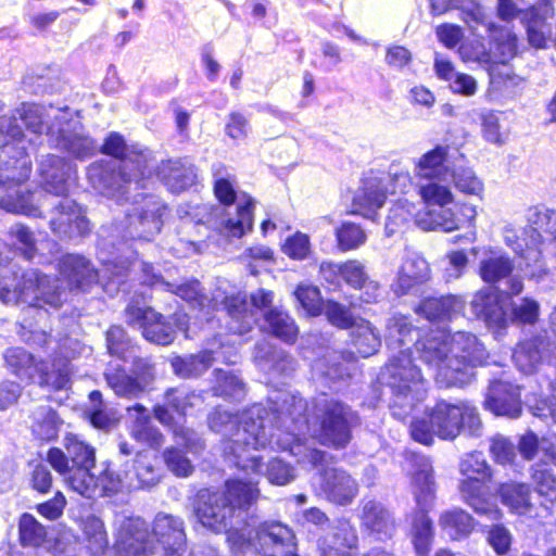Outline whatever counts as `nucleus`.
I'll list each match as a JSON object with an SVG mask.
<instances>
[{
    "label": "nucleus",
    "instance_id": "f257e3e1",
    "mask_svg": "<svg viewBox=\"0 0 556 556\" xmlns=\"http://www.w3.org/2000/svg\"><path fill=\"white\" fill-rule=\"evenodd\" d=\"M110 268L101 274L94 271L88 262L77 255H67L60 266V279H51L37 269H28L21 275H4L0 279V299L8 304L25 303L29 306L59 307L64 301L65 287L70 290L85 289L99 277L104 278Z\"/></svg>",
    "mask_w": 556,
    "mask_h": 556
},
{
    "label": "nucleus",
    "instance_id": "f03ea898",
    "mask_svg": "<svg viewBox=\"0 0 556 556\" xmlns=\"http://www.w3.org/2000/svg\"><path fill=\"white\" fill-rule=\"evenodd\" d=\"M260 407H253L240 421L227 412L215 410L208 417L210 428L228 440L224 451L235 466L248 475H262V463L256 452L265 447L271 434L267 433Z\"/></svg>",
    "mask_w": 556,
    "mask_h": 556
},
{
    "label": "nucleus",
    "instance_id": "7ed1b4c3",
    "mask_svg": "<svg viewBox=\"0 0 556 556\" xmlns=\"http://www.w3.org/2000/svg\"><path fill=\"white\" fill-rule=\"evenodd\" d=\"M422 361L435 370L437 382L451 387L466 381V368L481 361L483 349L477 338L457 332L451 338L434 336L417 342Z\"/></svg>",
    "mask_w": 556,
    "mask_h": 556
},
{
    "label": "nucleus",
    "instance_id": "20e7f679",
    "mask_svg": "<svg viewBox=\"0 0 556 556\" xmlns=\"http://www.w3.org/2000/svg\"><path fill=\"white\" fill-rule=\"evenodd\" d=\"M464 426L471 432L479 429L480 419L476 409L463 402L451 404L441 401L412 422L410 435L415 441L430 445L434 435L444 440L455 439Z\"/></svg>",
    "mask_w": 556,
    "mask_h": 556
},
{
    "label": "nucleus",
    "instance_id": "39448f33",
    "mask_svg": "<svg viewBox=\"0 0 556 556\" xmlns=\"http://www.w3.org/2000/svg\"><path fill=\"white\" fill-rule=\"evenodd\" d=\"M20 143L8 142L0 148V206L8 212L37 216L38 207L29 192L24 194L20 189L30 173V160Z\"/></svg>",
    "mask_w": 556,
    "mask_h": 556
},
{
    "label": "nucleus",
    "instance_id": "423d86ee",
    "mask_svg": "<svg viewBox=\"0 0 556 556\" xmlns=\"http://www.w3.org/2000/svg\"><path fill=\"white\" fill-rule=\"evenodd\" d=\"M231 530L228 541L237 551H253L264 556H295L294 534L287 526L279 522L263 523L251 539V531Z\"/></svg>",
    "mask_w": 556,
    "mask_h": 556
},
{
    "label": "nucleus",
    "instance_id": "0eeeda50",
    "mask_svg": "<svg viewBox=\"0 0 556 556\" xmlns=\"http://www.w3.org/2000/svg\"><path fill=\"white\" fill-rule=\"evenodd\" d=\"M460 471L466 477L460 485V491L467 503L480 514L498 519V508L484 500L488 494L485 486L490 478L489 466L481 453H471L464 457L460 463Z\"/></svg>",
    "mask_w": 556,
    "mask_h": 556
},
{
    "label": "nucleus",
    "instance_id": "6e6552de",
    "mask_svg": "<svg viewBox=\"0 0 556 556\" xmlns=\"http://www.w3.org/2000/svg\"><path fill=\"white\" fill-rule=\"evenodd\" d=\"M8 364L16 375L33 379L35 374L39 375L40 383L54 389H63L70 381V369L66 362L53 364V370L47 371L43 363L35 362L33 355L22 349L9 350L5 354Z\"/></svg>",
    "mask_w": 556,
    "mask_h": 556
},
{
    "label": "nucleus",
    "instance_id": "1a4fd4ad",
    "mask_svg": "<svg viewBox=\"0 0 556 556\" xmlns=\"http://www.w3.org/2000/svg\"><path fill=\"white\" fill-rule=\"evenodd\" d=\"M118 556H148L155 545L140 518H124L118 523L113 545Z\"/></svg>",
    "mask_w": 556,
    "mask_h": 556
},
{
    "label": "nucleus",
    "instance_id": "9d476101",
    "mask_svg": "<svg viewBox=\"0 0 556 556\" xmlns=\"http://www.w3.org/2000/svg\"><path fill=\"white\" fill-rule=\"evenodd\" d=\"M352 412L339 402L328 403L320 415L319 440L334 447L345 446L351 439Z\"/></svg>",
    "mask_w": 556,
    "mask_h": 556
},
{
    "label": "nucleus",
    "instance_id": "9b49d317",
    "mask_svg": "<svg viewBox=\"0 0 556 556\" xmlns=\"http://www.w3.org/2000/svg\"><path fill=\"white\" fill-rule=\"evenodd\" d=\"M102 152L115 157L122 159L118 167V173L114 177L117 180L118 188L122 184H139L140 179L144 177L148 157L144 153L134 152L126 148L124 139L112 134L105 140Z\"/></svg>",
    "mask_w": 556,
    "mask_h": 556
},
{
    "label": "nucleus",
    "instance_id": "f8f14e48",
    "mask_svg": "<svg viewBox=\"0 0 556 556\" xmlns=\"http://www.w3.org/2000/svg\"><path fill=\"white\" fill-rule=\"evenodd\" d=\"M153 369L146 362H138L135 377H130L119 368L118 365H111L105 372L108 384L119 396L136 397L146 390L153 380Z\"/></svg>",
    "mask_w": 556,
    "mask_h": 556
},
{
    "label": "nucleus",
    "instance_id": "ddd939ff",
    "mask_svg": "<svg viewBox=\"0 0 556 556\" xmlns=\"http://www.w3.org/2000/svg\"><path fill=\"white\" fill-rule=\"evenodd\" d=\"M252 200L243 197L237 206L235 217L224 207H216L208 223L226 238H241L252 229Z\"/></svg>",
    "mask_w": 556,
    "mask_h": 556
},
{
    "label": "nucleus",
    "instance_id": "4468645a",
    "mask_svg": "<svg viewBox=\"0 0 556 556\" xmlns=\"http://www.w3.org/2000/svg\"><path fill=\"white\" fill-rule=\"evenodd\" d=\"M231 514V507L226 503L224 494L208 491L199 493L195 515L204 527L219 531L226 526Z\"/></svg>",
    "mask_w": 556,
    "mask_h": 556
},
{
    "label": "nucleus",
    "instance_id": "2eb2a0df",
    "mask_svg": "<svg viewBox=\"0 0 556 556\" xmlns=\"http://www.w3.org/2000/svg\"><path fill=\"white\" fill-rule=\"evenodd\" d=\"M321 489L331 502L346 505L356 496L358 485L345 470L328 468L323 475Z\"/></svg>",
    "mask_w": 556,
    "mask_h": 556
},
{
    "label": "nucleus",
    "instance_id": "dca6fc26",
    "mask_svg": "<svg viewBox=\"0 0 556 556\" xmlns=\"http://www.w3.org/2000/svg\"><path fill=\"white\" fill-rule=\"evenodd\" d=\"M387 199L384 179L368 177L353 198V212L371 218L376 210L381 207Z\"/></svg>",
    "mask_w": 556,
    "mask_h": 556
},
{
    "label": "nucleus",
    "instance_id": "f3484780",
    "mask_svg": "<svg viewBox=\"0 0 556 556\" xmlns=\"http://www.w3.org/2000/svg\"><path fill=\"white\" fill-rule=\"evenodd\" d=\"M68 169L63 159L52 154L42 156L38 167L41 187L54 195L65 194Z\"/></svg>",
    "mask_w": 556,
    "mask_h": 556
},
{
    "label": "nucleus",
    "instance_id": "a211bd4d",
    "mask_svg": "<svg viewBox=\"0 0 556 556\" xmlns=\"http://www.w3.org/2000/svg\"><path fill=\"white\" fill-rule=\"evenodd\" d=\"M485 405L495 415L510 418L518 417L521 412L517 389L503 381L491 384Z\"/></svg>",
    "mask_w": 556,
    "mask_h": 556
},
{
    "label": "nucleus",
    "instance_id": "6ab92c4d",
    "mask_svg": "<svg viewBox=\"0 0 556 556\" xmlns=\"http://www.w3.org/2000/svg\"><path fill=\"white\" fill-rule=\"evenodd\" d=\"M321 271L326 269L339 271L346 283L355 289H365V301L371 302L377 298L378 283L370 280L365 273L364 265L358 261H349L344 264L323 263Z\"/></svg>",
    "mask_w": 556,
    "mask_h": 556
},
{
    "label": "nucleus",
    "instance_id": "aec40b11",
    "mask_svg": "<svg viewBox=\"0 0 556 556\" xmlns=\"http://www.w3.org/2000/svg\"><path fill=\"white\" fill-rule=\"evenodd\" d=\"M357 538L348 521H339L319 543L321 556H351Z\"/></svg>",
    "mask_w": 556,
    "mask_h": 556
},
{
    "label": "nucleus",
    "instance_id": "412c9836",
    "mask_svg": "<svg viewBox=\"0 0 556 556\" xmlns=\"http://www.w3.org/2000/svg\"><path fill=\"white\" fill-rule=\"evenodd\" d=\"M556 353V346L544 339H531L521 342L514 353V359L523 372H532L544 358L549 359Z\"/></svg>",
    "mask_w": 556,
    "mask_h": 556
},
{
    "label": "nucleus",
    "instance_id": "4be33fe9",
    "mask_svg": "<svg viewBox=\"0 0 556 556\" xmlns=\"http://www.w3.org/2000/svg\"><path fill=\"white\" fill-rule=\"evenodd\" d=\"M58 217L51 219L54 231L60 233L85 235L89 231V223L81 214L80 208L70 199H64L56 207Z\"/></svg>",
    "mask_w": 556,
    "mask_h": 556
},
{
    "label": "nucleus",
    "instance_id": "5701e85b",
    "mask_svg": "<svg viewBox=\"0 0 556 556\" xmlns=\"http://www.w3.org/2000/svg\"><path fill=\"white\" fill-rule=\"evenodd\" d=\"M127 314L142 319V334L147 340L167 345L173 342L175 338V330L170 325L161 321V316L152 309L141 311L140 308H128Z\"/></svg>",
    "mask_w": 556,
    "mask_h": 556
},
{
    "label": "nucleus",
    "instance_id": "b1692460",
    "mask_svg": "<svg viewBox=\"0 0 556 556\" xmlns=\"http://www.w3.org/2000/svg\"><path fill=\"white\" fill-rule=\"evenodd\" d=\"M20 115L25 126L33 132L38 134L48 129L51 125H59L64 122L68 112L53 108L46 110V108L38 104H24ZM47 131L51 134L49 130Z\"/></svg>",
    "mask_w": 556,
    "mask_h": 556
},
{
    "label": "nucleus",
    "instance_id": "393cba45",
    "mask_svg": "<svg viewBox=\"0 0 556 556\" xmlns=\"http://www.w3.org/2000/svg\"><path fill=\"white\" fill-rule=\"evenodd\" d=\"M471 305L475 314L486 323L500 326L504 321L502 295L495 288L486 287L477 292Z\"/></svg>",
    "mask_w": 556,
    "mask_h": 556
},
{
    "label": "nucleus",
    "instance_id": "a878e982",
    "mask_svg": "<svg viewBox=\"0 0 556 556\" xmlns=\"http://www.w3.org/2000/svg\"><path fill=\"white\" fill-rule=\"evenodd\" d=\"M389 371L393 381L392 388L399 393L407 396L410 392L418 393L422 383V376L420 370L412 364L408 357L399 359V363H392L389 366Z\"/></svg>",
    "mask_w": 556,
    "mask_h": 556
},
{
    "label": "nucleus",
    "instance_id": "bb28decb",
    "mask_svg": "<svg viewBox=\"0 0 556 556\" xmlns=\"http://www.w3.org/2000/svg\"><path fill=\"white\" fill-rule=\"evenodd\" d=\"M500 496L502 503L507 506L511 513L521 516H530L534 510L531 489L527 483L514 481L504 483L500 488Z\"/></svg>",
    "mask_w": 556,
    "mask_h": 556
},
{
    "label": "nucleus",
    "instance_id": "cd10ccee",
    "mask_svg": "<svg viewBox=\"0 0 556 556\" xmlns=\"http://www.w3.org/2000/svg\"><path fill=\"white\" fill-rule=\"evenodd\" d=\"M150 538L155 545V551L157 549L156 543L166 549L176 552L185 542L181 523L172 516H157Z\"/></svg>",
    "mask_w": 556,
    "mask_h": 556
},
{
    "label": "nucleus",
    "instance_id": "c85d7f7f",
    "mask_svg": "<svg viewBox=\"0 0 556 556\" xmlns=\"http://www.w3.org/2000/svg\"><path fill=\"white\" fill-rule=\"evenodd\" d=\"M448 147L437 146L415 161L414 174L419 179H437L448 173Z\"/></svg>",
    "mask_w": 556,
    "mask_h": 556
},
{
    "label": "nucleus",
    "instance_id": "c756f323",
    "mask_svg": "<svg viewBox=\"0 0 556 556\" xmlns=\"http://www.w3.org/2000/svg\"><path fill=\"white\" fill-rule=\"evenodd\" d=\"M415 223L424 230H442L452 232L460 229V217L452 208H429L415 214Z\"/></svg>",
    "mask_w": 556,
    "mask_h": 556
},
{
    "label": "nucleus",
    "instance_id": "7c9ffc66",
    "mask_svg": "<svg viewBox=\"0 0 556 556\" xmlns=\"http://www.w3.org/2000/svg\"><path fill=\"white\" fill-rule=\"evenodd\" d=\"M430 268L428 262L417 253H407L397 274L399 288L405 292L417 283L428 280Z\"/></svg>",
    "mask_w": 556,
    "mask_h": 556
},
{
    "label": "nucleus",
    "instance_id": "2f4dec72",
    "mask_svg": "<svg viewBox=\"0 0 556 556\" xmlns=\"http://www.w3.org/2000/svg\"><path fill=\"white\" fill-rule=\"evenodd\" d=\"M130 418L134 419L131 435L150 447H159L163 443L162 434L150 426L147 409L141 405L128 408Z\"/></svg>",
    "mask_w": 556,
    "mask_h": 556
},
{
    "label": "nucleus",
    "instance_id": "473e14b6",
    "mask_svg": "<svg viewBox=\"0 0 556 556\" xmlns=\"http://www.w3.org/2000/svg\"><path fill=\"white\" fill-rule=\"evenodd\" d=\"M505 242L511 247L526 261V266L530 269V275L541 277L546 274V269L542 263V251L536 247H527L522 249L517 241L516 229L511 225H507L503 229Z\"/></svg>",
    "mask_w": 556,
    "mask_h": 556
},
{
    "label": "nucleus",
    "instance_id": "72a5a7b5",
    "mask_svg": "<svg viewBox=\"0 0 556 556\" xmlns=\"http://www.w3.org/2000/svg\"><path fill=\"white\" fill-rule=\"evenodd\" d=\"M529 15L527 21L528 40L534 48H544L547 38V33L544 30L545 21L553 17L554 9L545 3L538 8H532Z\"/></svg>",
    "mask_w": 556,
    "mask_h": 556
},
{
    "label": "nucleus",
    "instance_id": "f704fd0d",
    "mask_svg": "<svg viewBox=\"0 0 556 556\" xmlns=\"http://www.w3.org/2000/svg\"><path fill=\"white\" fill-rule=\"evenodd\" d=\"M51 135H56L58 146L77 157L89 156L93 153L96 147L93 141L85 136L73 134H66V129L62 127V123L59 125H51L48 127Z\"/></svg>",
    "mask_w": 556,
    "mask_h": 556
},
{
    "label": "nucleus",
    "instance_id": "c9c22d12",
    "mask_svg": "<svg viewBox=\"0 0 556 556\" xmlns=\"http://www.w3.org/2000/svg\"><path fill=\"white\" fill-rule=\"evenodd\" d=\"M514 264L502 252L490 251L480 263V275L485 282H496L511 274Z\"/></svg>",
    "mask_w": 556,
    "mask_h": 556
},
{
    "label": "nucleus",
    "instance_id": "e433bc0d",
    "mask_svg": "<svg viewBox=\"0 0 556 556\" xmlns=\"http://www.w3.org/2000/svg\"><path fill=\"white\" fill-rule=\"evenodd\" d=\"M263 328L288 343L294 342L299 332L294 320L289 315L276 309L265 313Z\"/></svg>",
    "mask_w": 556,
    "mask_h": 556
},
{
    "label": "nucleus",
    "instance_id": "4c0bfd02",
    "mask_svg": "<svg viewBox=\"0 0 556 556\" xmlns=\"http://www.w3.org/2000/svg\"><path fill=\"white\" fill-rule=\"evenodd\" d=\"M490 35L494 41V51H492V61L506 63L511 60L517 52V38L506 28H498L493 23L488 24Z\"/></svg>",
    "mask_w": 556,
    "mask_h": 556
},
{
    "label": "nucleus",
    "instance_id": "58836bf2",
    "mask_svg": "<svg viewBox=\"0 0 556 556\" xmlns=\"http://www.w3.org/2000/svg\"><path fill=\"white\" fill-rule=\"evenodd\" d=\"M352 340L363 357L375 354L380 346V336L369 321L361 319L352 327Z\"/></svg>",
    "mask_w": 556,
    "mask_h": 556
},
{
    "label": "nucleus",
    "instance_id": "ea45409f",
    "mask_svg": "<svg viewBox=\"0 0 556 556\" xmlns=\"http://www.w3.org/2000/svg\"><path fill=\"white\" fill-rule=\"evenodd\" d=\"M48 538L47 529L33 515L23 514L18 520V540L24 547H41Z\"/></svg>",
    "mask_w": 556,
    "mask_h": 556
},
{
    "label": "nucleus",
    "instance_id": "a19ab883",
    "mask_svg": "<svg viewBox=\"0 0 556 556\" xmlns=\"http://www.w3.org/2000/svg\"><path fill=\"white\" fill-rule=\"evenodd\" d=\"M226 503L231 507L245 508L254 503L258 495V489L252 482L241 480H229L226 482Z\"/></svg>",
    "mask_w": 556,
    "mask_h": 556
},
{
    "label": "nucleus",
    "instance_id": "79ce46f5",
    "mask_svg": "<svg viewBox=\"0 0 556 556\" xmlns=\"http://www.w3.org/2000/svg\"><path fill=\"white\" fill-rule=\"evenodd\" d=\"M81 530L88 548L94 555H101L109 547L108 533L103 521L93 515L87 516L81 522Z\"/></svg>",
    "mask_w": 556,
    "mask_h": 556
},
{
    "label": "nucleus",
    "instance_id": "37998d69",
    "mask_svg": "<svg viewBox=\"0 0 556 556\" xmlns=\"http://www.w3.org/2000/svg\"><path fill=\"white\" fill-rule=\"evenodd\" d=\"M417 191L427 207H444L454 202V193L450 186L434 179H428L427 182L420 184Z\"/></svg>",
    "mask_w": 556,
    "mask_h": 556
},
{
    "label": "nucleus",
    "instance_id": "c03bdc74",
    "mask_svg": "<svg viewBox=\"0 0 556 556\" xmlns=\"http://www.w3.org/2000/svg\"><path fill=\"white\" fill-rule=\"evenodd\" d=\"M462 308V301L453 295L427 299L420 306L426 317L432 320L451 318L454 314L459 313Z\"/></svg>",
    "mask_w": 556,
    "mask_h": 556
},
{
    "label": "nucleus",
    "instance_id": "a18cd8bd",
    "mask_svg": "<svg viewBox=\"0 0 556 556\" xmlns=\"http://www.w3.org/2000/svg\"><path fill=\"white\" fill-rule=\"evenodd\" d=\"M440 526L448 538L457 540L472 530V520L464 510L453 509L442 514Z\"/></svg>",
    "mask_w": 556,
    "mask_h": 556
},
{
    "label": "nucleus",
    "instance_id": "49530a36",
    "mask_svg": "<svg viewBox=\"0 0 556 556\" xmlns=\"http://www.w3.org/2000/svg\"><path fill=\"white\" fill-rule=\"evenodd\" d=\"M61 420L48 407L39 408L34 415L33 432L41 440H52L58 435Z\"/></svg>",
    "mask_w": 556,
    "mask_h": 556
},
{
    "label": "nucleus",
    "instance_id": "de8ad7c7",
    "mask_svg": "<svg viewBox=\"0 0 556 556\" xmlns=\"http://www.w3.org/2000/svg\"><path fill=\"white\" fill-rule=\"evenodd\" d=\"M91 467H72V471L65 477L70 488L86 497H91L98 488V479L90 472Z\"/></svg>",
    "mask_w": 556,
    "mask_h": 556
},
{
    "label": "nucleus",
    "instance_id": "09e8293b",
    "mask_svg": "<svg viewBox=\"0 0 556 556\" xmlns=\"http://www.w3.org/2000/svg\"><path fill=\"white\" fill-rule=\"evenodd\" d=\"M212 362L213 356L211 352L204 351L197 355H190L187 358H175L173 367L176 374L187 378L202 374L212 365Z\"/></svg>",
    "mask_w": 556,
    "mask_h": 556
},
{
    "label": "nucleus",
    "instance_id": "8fccbe9b",
    "mask_svg": "<svg viewBox=\"0 0 556 556\" xmlns=\"http://www.w3.org/2000/svg\"><path fill=\"white\" fill-rule=\"evenodd\" d=\"M225 306L232 319H242L243 326L231 325L233 331L243 333L249 330L254 324V313L249 309L250 304L241 295H236L225 299Z\"/></svg>",
    "mask_w": 556,
    "mask_h": 556
},
{
    "label": "nucleus",
    "instance_id": "3c124183",
    "mask_svg": "<svg viewBox=\"0 0 556 556\" xmlns=\"http://www.w3.org/2000/svg\"><path fill=\"white\" fill-rule=\"evenodd\" d=\"M453 184L455 188L466 194L481 198L484 186L483 182L471 168L462 167L452 172Z\"/></svg>",
    "mask_w": 556,
    "mask_h": 556
},
{
    "label": "nucleus",
    "instance_id": "603ef678",
    "mask_svg": "<svg viewBox=\"0 0 556 556\" xmlns=\"http://www.w3.org/2000/svg\"><path fill=\"white\" fill-rule=\"evenodd\" d=\"M64 445L71 457L73 467L93 466L94 451L80 441L76 435L68 434L64 439Z\"/></svg>",
    "mask_w": 556,
    "mask_h": 556
},
{
    "label": "nucleus",
    "instance_id": "864d4df0",
    "mask_svg": "<svg viewBox=\"0 0 556 556\" xmlns=\"http://www.w3.org/2000/svg\"><path fill=\"white\" fill-rule=\"evenodd\" d=\"M364 522L377 533L390 534L393 521L390 514L376 503H368L364 508Z\"/></svg>",
    "mask_w": 556,
    "mask_h": 556
},
{
    "label": "nucleus",
    "instance_id": "5fc2aeb1",
    "mask_svg": "<svg viewBox=\"0 0 556 556\" xmlns=\"http://www.w3.org/2000/svg\"><path fill=\"white\" fill-rule=\"evenodd\" d=\"M413 207L414 205L407 200H399L391 206L386 222V232L388 236L401 231L410 220Z\"/></svg>",
    "mask_w": 556,
    "mask_h": 556
},
{
    "label": "nucleus",
    "instance_id": "6e6d98bb",
    "mask_svg": "<svg viewBox=\"0 0 556 556\" xmlns=\"http://www.w3.org/2000/svg\"><path fill=\"white\" fill-rule=\"evenodd\" d=\"M432 539L431 521L422 511L414 520L413 540L418 556H427Z\"/></svg>",
    "mask_w": 556,
    "mask_h": 556
},
{
    "label": "nucleus",
    "instance_id": "4d7b16f0",
    "mask_svg": "<svg viewBox=\"0 0 556 556\" xmlns=\"http://www.w3.org/2000/svg\"><path fill=\"white\" fill-rule=\"evenodd\" d=\"M294 295L307 315L318 316L321 314L324 303L317 287L300 285L294 291Z\"/></svg>",
    "mask_w": 556,
    "mask_h": 556
},
{
    "label": "nucleus",
    "instance_id": "13d9d810",
    "mask_svg": "<svg viewBox=\"0 0 556 556\" xmlns=\"http://www.w3.org/2000/svg\"><path fill=\"white\" fill-rule=\"evenodd\" d=\"M527 218L530 223L543 228L553 236L551 250L556 253V212L544 207H531Z\"/></svg>",
    "mask_w": 556,
    "mask_h": 556
},
{
    "label": "nucleus",
    "instance_id": "bf43d9fd",
    "mask_svg": "<svg viewBox=\"0 0 556 556\" xmlns=\"http://www.w3.org/2000/svg\"><path fill=\"white\" fill-rule=\"evenodd\" d=\"M415 494L417 505L420 510L430 506L433 498V483L431 480V470L426 466L414 477Z\"/></svg>",
    "mask_w": 556,
    "mask_h": 556
},
{
    "label": "nucleus",
    "instance_id": "052dcab7",
    "mask_svg": "<svg viewBox=\"0 0 556 556\" xmlns=\"http://www.w3.org/2000/svg\"><path fill=\"white\" fill-rule=\"evenodd\" d=\"M338 245L342 251L356 249L366 240L364 230L352 223L342 224L337 230Z\"/></svg>",
    "mask_w": 556,
    "mask_h": 556
},
{
    "label": "nucleus",
    "instance_id": "680f3d73",
    "mask_svg": "<svg viewBox=\"0 0 556 556\" xmlns=\"http://www.w3.org/2000/svg\"><path fill=\"white\" fill-rule=\"evenodd\" d=\"M92 408L89 415L91 424L99 429H106L117 421V414L114 410L103 409L102 395L98 391L90 393Z\"/></svg>",
    "mask_w": 556,
    "mask_h": 556
},
{
    "label": "nucleus",
    "instance_id": "e2e57ef3",
    "mask_svg": "<svg viewBox=\"0 0 556 556\" xmlns=\"http://www.w3.org/2000/svg\"><path fill=\"white\" fill-rule=\"evenodd\" d=\"M281 251L293 260H304L312 252L311 240L306 233L296 231L288 237L281 245Z\"/></svg>",
    "mask_w": 556,
    "mask_h": 556
},
{
    "label": "nucleus",
    "instance_id": "0e129e2a",
    "mask_svg": "<svg viewBox=\"0 0 556 556\" xmlns=\"http://www.w3.org/2000/svg\"><path fill=\"white\" fill-rule=\"evenodd\" d=\"M531 470V479L536 492L541 496L556 497V476L552 470L541 465L533 466Z\"/></svg>",
    "mask_w": 556,
    "mask_h": 556
},
{
    "label": "nucleus",
    "instance_id": "69168bd1",
    "mask_svg": "<svg viewBox=\"0 0 556 556\" xmlns=\"http://www.w3.org/2000/svg\"><path fill=\"white\" fill-rule=\"evenodd\" d=\"M328 321L338 328L353 327L357 321H354L350 309L334 301H327L324 303L323 312Z\"/></svg>",
    "mask_w": 556,
    "mask_h": 556
},
{
    "label": "nucleus",
    "instance_id": "338daca9",
    "mask_svg": "<svg viewBox=\"0 0 556 556\" xmlns=\"http://www.w3.org/2000/svg\"><path fill=\"white\" fill-rule=\"evenodd\" d=\"M174 292L187 302H195L200 309L216 305V303L213 304V300H210L206 296L200 294L199 283L197 281L181 285L177 287Z\"/></svg>",
    "mask_w": 556,
    "mask_h": 556
},
{
    "label": "nucleus",
    "instance_id": "774afa93",
    "mask_svg": "<svg viewBox=\"0 0 556 556\" xmlns=\"http://www.w3.org/2000/svg\"><path fill=\"white\" fill-rule=\"evenodd\" d=\"M266 476L271 483L278 485L287 484L294 477L292 469L280 459H273L267 465Z\"/></svg>",
    "mask_w": 556,
    "mask_h": 556
}]
</instances>
